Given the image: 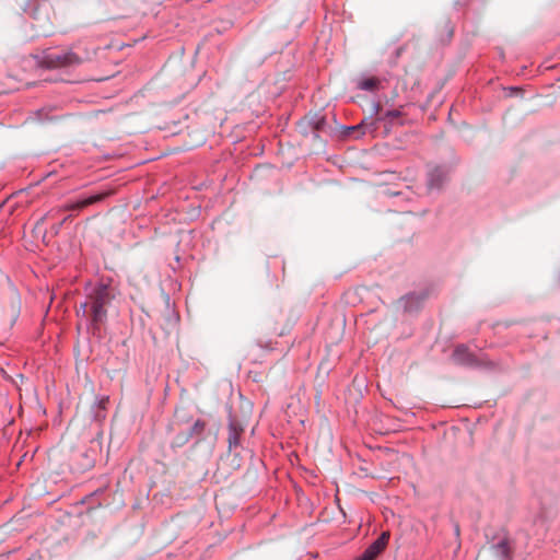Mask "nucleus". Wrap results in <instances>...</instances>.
<instances>
[{
    "label": "nucleus",
    "instance_id": "f257e3e1",
    "mask_svg": "<svg viewBox=\"0 0 560 560\" xmlns=\"http://www.w3.org/2000/svg\"><path fill=\"white\" fill-rule=\"evenodd\" d=\"M113 296L106 284L100 283L93 287L88 295L90 312L94 323H102L106 318V306Z\"/></svg>",
    "mask_w": 560,
    "mask_h": 560
},
{
    "label": "nucleus",
    "instance_id": "f03ea898",
    "mask_svg": "<svg viewBox=\"0 0 560 560\" xmlns=\"http://www.w3.org/2000/svg\"><path fill=\"white\" fill-rule=\"evenodd\" d=\"M452 359L456 364L463 366H476L479 364V360L464 345H459L454 349Z\"/></svg>",
    "mask_w": 560,
    "mask_h": 560
},
{
    "label": "nucleus",
    "instance_id": "7ed1b4c3",
    "mask_svg": "<svg viewBox=\"0 0 560 560\" xmlns=\"http://www.w3.org/2000/svg\"><path fill=\"white\" fill-rule=\"evenodd\" d=\"M389 534L384 532L363 552L361 560H374L386 547Z\"/></svg>",
    "mask_w": 560,
    "mask_h": 560
},
{
    "label": "nucleus",
    "instance_id": "20e7f679",
    "mask_svg": "<svg viewBox=\"0 0 560 560\" xmlns=\"http://www.w3.org/2000/svg\"><path fill=\"white\" fill-rule=\"evenodd\" d=\"M49 60L55 66H60V67L75 66V65L81 63V61H82L81 58L72 51H67V52H62V54H51L49 56Z\"/></svg>",
    "mask_w": 560,
    "mask_h": 560
},
{
    "label": "nucleus",
    "instance_id": "39448f33",
    "mask_svg": "<svg viewBox=\"0 0 560 560\" xmlns=\"http://www.w3.org/2000/svg\"><path fill=\"white\" fill-rule=\"evenodd\" d=\"M447 178V171L444 167H434L428 175L429 189H439Z\"/></svg>",
    "mask_w": 560,
    "mask_h": 560
},
{
    "label": "nucleus",
    "instance_id": "423d86ee",
    "mask_svg": "<svg viewBox=\"0 0 560 560\" xmlns=\"http://www.w3.org/2000/svg\"><path fill=\"white\" fill-rule=\"evenodd\" d=\"M378 84L380 81L375 78H363L358 81V88L363 91H374Z\"/></svg>",
    "mask_w": 560,
    "mask_h": 560
},
{
    "label": "nucleus",
    "instance_id": "0eeeda50",
    "mask_svg": "<svg viewBox=\"0 0 560 560\" xmlns=\"http://www.w3.org/2000/svg\"><path fill=\"white\" fill-rule=\"evenodd\" d=\"M240 435H241L240 430L233 423H231L230 428H229V438H228L230 448L236 447L240 444Z\"/></svg>",
    "mask_w": 560,
    "mask_h": 560
},
{
    "label": "nucleus",
    "instance_id": "6e6552de",
    "mask_svg": "<svg viewBox=\"0 0 560 560\" xmlns=\"http://www.w3.org/2000/svg\"><path fill=\"white\" fill-rule=\"evenodd\" d=\"M492 550H493V553L497 557H500L501 559H506L509 557V546H508V542L504 540L494 545L492 547Z\"/></svg>",
    "mask_w": 560,
    "mask_h": 560
},
{
    "label": "nucleus",
    "instance_id": "1a4fd4ad",
    "mask_svg": "<svg viewBox=\"0 0 560 560\" xmlns=\"http://www.w3.org/2000/svg\"><path fill=\"white\" fill-rule=\"evenodd\" d=\"M101 199H102L101 195H94V196H91V197H88V198H84V199L78 201V203L73 208H83V207L92 205L96 201H100Z\"/></svg>",
    "mask_w": 560,
    "mask_h": 560
},
{
    "label": "nucleus",
    "instance_id": "9d476101",
    "mask_svg": "<svg viewBox=\"0 0 560 560\" xmlns=\"http://www.w3.org/2000/svg\"><path fill=\"white\" fill-rule=\"evenodd\" d=\"M401 112L398 109H392L387 110L383 117L380 118V120L388 119L389 121H393L394 119L400 117Z\"/></svg>",
    "mask_w": 560,
    "mask_h": 560
},
{
    "label": "nucleus",
    "instance_id": "9b49d317",
    "mask_svg": "<svg viewBox=\"0 0 560 560\" xmlns=\"http://www.w3.org/2000/svg\"><path fill=\"white\" fill-rule=\"evenodd\" d=\"M413 300H418V296L416 294H409L407 296L404 298V301H405V307L407 310H410V303L413 301Z\"/></svg>",
    "mask_w": 560,
    "mask_h": 560
},
{
    "label": "nucleus",
    "instance_id": "f8f14e48",
    "mask_svg": "<svg viewBox=\"0 0 560 560\" xmlns=\"http://www.w3.org/2000/svg\"><path fill=\"white\" fill-rule=\"evenodd\" d=\"M45 219H46V218L44 217V218H42V219L36 223L35 228H34V230H35V232H36V233H38V234H39V233H42V232H43V223H44Z\"/></svg>",
    "mask_w": 560,
    "mask_h": 560
},
{
    "label": "nucleus",
    "instance_id": "ddd939ff",
    "mask_svg": "<svg viewBox=\"0 0 560 560\" xmlns=\"http://www.w3.org/2000/svg\"><path fill=\"white\" fill-rule=\"evenodd\" d=\"M88 308L90 310V303L89 301L88 302H84L80 305V312H82L83 314L86 313Z\"/></svg>",
    "mask_w": 560,
    "mask_h": 560
},
{
    "label": "nucleus",
    "instance_id": "4468645a",
    "mask_svg": "<svg viewBox=\"0 0 560 560\" xmlns=\"http://www.w3.org/2000/svg\"><path fill=\"white\" fill-rule=\"evenodd\" d=\"M380 109H381L380 103H374L373 104V114H378Z\"/></svg>",
    "mask_w": 560,
    "mask_h": 560
},
{
    "label": "nucleus",
    "instance_id": "2eb2a0df",
    "mask_svg": "<svg viewBox=\"0 0 560 560\" xmlns=\"http://www.w3.org/2000/svg\"><path fill=\"white\" fill-rule=\"evenodd\" d=\"M84 456H85V457H86V459H88V464H86V466H88V467H92V466H93V459H90V458L88 457V455H86V454H84Z\"/></svg>",
    "mask_w": 560,
    "mask_h": 560
},
{
    "label": "nucleus",
    "instance_id": "dca6fc26",
    "mask_svg": "<svg viewBox=\"0 0 560 560\" xmlns=\"http://www.w3.org/2000/svg\"><path fill=\"white\" fill-rule=\"evenodd\" d=\"M362 126H365V124H364V122H362L361 125H359V126H352V127H350L349 129H350V130H354V129L361 128Z\"/></svg>",
    "mask_w": 560,
    "mask_h": 560
},
{
    "label": "nucleus",
    "instance_id": "f3484780",
    "mask_svg": "<svg viewBox=\"0 0 560 560\" xmlns=\"http://www.w3.org/2000/svg\"><path fill=\"white\" fill-rule=\"evenodd\" d=\"M61 224H62V222H60L57 226H52L54 233H58V230H59Z\"/></svg>",
    "mask_w": 560,
    "mask_h": 560
},
{
    "label": "nucleus",
    "instance_id": "a211bd4d",
    "mask_svg": "<svg viewBox=\"0 0 560 560\" xmlns=\"http://www.w3.org/2000/svg\"><path fill=\"white\" fill-rule=\"evenodd\" d=\"M324 122V119L322 118L317 124H316V129H318L320 127V124Z\"/></svg>",
    "mask_w": 560,
    "mask_h": 560
}]
</instances>
